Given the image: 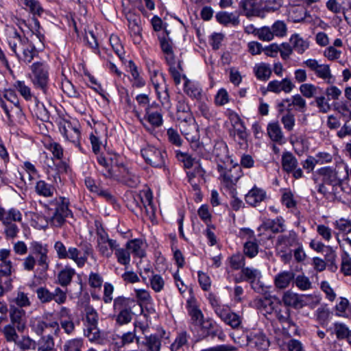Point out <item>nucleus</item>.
I'll return each mask as SVG.
<instances>
[{"label": "nucleus", "mask_w": 351, "mask_h": 351, "mask_svg": "<svg viewBox=\"0 0 351 351\" xmlns=\"http://www.w3.org/2000/svg\"><path fill=\"white\" fill-rule=\"evenodd\" d=\"M53 248L59 259H70L78 268L84 267L89 257L95 259L93 247L87 241H82L77 247L70 246L68 248L63 242L57 241Z\"/></svg>", "instance_id": "2"}, {"label": "nucleus", "mask_w": 351, "mask_h": 351, "mask_svg": "<svg viewBox=\"0 0 351 351\" xmlns=\"http://www.w3.org/2000/svg\"><path fill=\"white\" fill-rule=\"evenodd\" d=\"M304 64L313 71L317 77L324 80L328 84H333L335 77L331 73L328 64H319L315 59H308Z\"/></svg>", "instance_id": "13"}, {"label": "nucleus", "mask_w": 351, "mask_h": 351, "mask_svg": "<svg viewBox=\"0 0 351 351\" xmlns=\"http://www.w3.org/2000/svg\"><path fill=\"white\" fill-rule=\"evenodd\" d=\"M248 343L259 350H265L269 346V341L265 335L261 332L251 334L247 338Z\"/></svg>", "instance_id": "42"}, {"label": "nucleus", "mask_w": 351, "mask_h": 351, "mask_svg": "<svg viewBox=\"0 0 351 351\" xmlns=\"http://www.w3.org/2000/svg\"><path fill=\"white\" fill-rule=\"evenodd\" d=\"M118 182H120L130 187H136L140 182L138 176L132 173L130 171L125 175L121 176Z\"/></svg>", "instance_id": "61"}, {"label": "nucleus", "mask_w": 351, "mask_h": 351, "mask_svg": "<svg viewBox=\"0 0 351 351\" xmlns=\"http://www.w3.org/2000/svg\"><path fill=\"white\" fill-rule=\"evenodd\" d=\"M242 231L247 236V239L243 244V255L245 257L253 258L257 256L259 252L258 241L253 230L249 228H243Z\"/></svg>", "instance_id": "16"}, {"label": "nucleus", "mask_w": 351, "mask_h": 351, "mask_svg": "<svg viewBox=\"0 0 351 351\" xmlns=\"http://www.w3.org/2000/svg\"><path fill=\"white\" fill-rule=\"evenodd\" d=\"M217 22L225 26H237L239 23V16L236 12H228L226 11L219 12L216 14Z\"/></svg>", "instance_id": "23"}, {"label": "nucleus", "mask_w": 351, "mask_h": 351, "mask_svg": "<svg viewBox=\"0 0 351 351\" xmlns=\"http://www.w3.org/2000/svg\"><path fill=\"white\" fill-rule=\"evenodd\" d=\"M54 345V339L51 334L43 335L38 341L37 351H56Z\"/></svg>", "instance_id": "45"}, {"label": "nucleus", "mask_w": 351, "mask_h": 351, "mask_svg": "<svg viewBox=\"0 0 351 351\" xmlns=\"http://www.w3.org/2000/svg\"><path fill=\"white\" fill-rule=\"evenodd\" d=\"M149 282L152 289L156 293L160 292L164 289L165 280L159 274H152Z\"/></svg>", "instance_id": "62"}, {"label": "nucleus", "mask_w": 351, "mask_h": 351, "mask_svg": "<svg viewBox=\"0 0 351 351\" xmlns=\"http://www.w3.org/2000/svg\"><path fill=\"white\" fill-rule=\"evenodd\" d=\"M274 285L277 290L276 295L285 301V271H281L275 276Z\"/></svg>", "instance_id": "47"}, {"label": "nucleus", "mask_w": 351, "mask_h": 351, "mask_svg": "<svg viewBox=\"0 0 351 351\" xmlns=\"http://www.w3.org/2000/svg\"><path fill=\"white\" fill-rule=\"evenodd\" d=\"M317 173L322 177L324 183L331 185L333 189L342 184V180L339 178L338 172L332 167H322L317 169Z\"/></svg>", "instance_id": "18"}, {"label": "nucleus", "mask_w": 351, "mask_h": 351, "mask_svg": "<svg viewBox=\"0 0 351 351\" xmlns=\"http://www.w3.org/2000/svg\"><path fill=\"white\" fill-rule=\"evenodd\" d=\"M21 23L27 26L29 29V30L37 36L38 40L40 42H43V40L45 38V36L40 30L41 27L40 23L35 16L32 17L31 22H29L28 24H27L24 20L21 21Z\"/></svg>", "instance_id": "52"}, {"label": "nucleus", "mask_w": 351, "mask_h": 351, "mask_svg": "<svg viewBox=\"0 0 351 351\" xmlns=\"http://www.w3.org/2000/svg\"><path fill=\"white\" fill-rule=\"evenodd\" d=\"M334 226L343 235L347 236L351 232V221L349 219L340 218L335 221Z\"/></svg>", "instance_id": "58"}, {"label": "nucleus", "mask_w": 351, "mask_h": 351, "mask_svg": "<svg viewBox=\"0 0 351 351\" xmlns=\"http://www.w3.org/2000/svg\"><path fill=\"white\" fill-rule=\"evenodd\" d=\"M239 6L247 16H260L261 11L253 0H241Z\"/></svg>", "instance_id": "46"}, {"label": "nucleus", "mask_w": 351, "mask_h": 351, "mask_svg": "<svg viewBox=\"0 0 351 351\" xmlns=\"http://www.w3.org/2000/svg\"><path fill=\"white\" fill-rule=\"evenodd\" d=\"M114 251L117 262L119 264L124 265L125 269H127L131 261L130 252H129L128 249L126 247L123 248L119 247V246L116 247Z\"/></svg>", "instance_id": "44"}, {"label": "nucleus", "mask_w": 351, "mask_h": 351, "mask_svg": "<svg viewBox=\"0 0 351 351\" xmlns=\"http://www.w3.org/2000/svg\"><path fill=\"white\" fill-rule=\"evenodd\" d=\"M141 154L147 164L156 168L165 167L167 153L154 146L148 145L141 149Z\"/></svg>", "instance_id": "9"}, {"label": "nucleus", "mask_w": 351, "mask_h": 351, "mask_svg": "<svg viewBox=\"0 0 351 351\" xmlns=\"http://www.w3.org/2000/svg\"><path fill=\"white\" fill-rule=\"evenodd\" d=\"M260 292H262L263 297L258 298L254 300V306L263 315L274 313L281 324L285 322V317L282 314V308L285 307V301L276 294L265 290L260 287Z\"/></svg>", "instance_id": "4"}, {"label": "nucleus", "mask_w": 351, "mask_h": 351, "mask_svg": "<svg viewBox=\"0 0 351 351\" xmlns=\"http://www.w3.org/2000/svg\"><path fill=\"white\" fill-rule=\"evenodd\" d=\"M25 312L19 308H13L10 313V319L14 326L19 331H23L25 328Z\"/></svg>", "instance_id": "34"}, {"label": "nucleus", "mask_w": 351, "mask_h": 351, "mask_svg": "<svg viewBox=\"0 0 351 351\" xmlns=\"http://www.w3.org/2000/svg\"><path fill=\"white\" fill-rule=\"evenodd\" d=\"M319 90H321L319 86L308 83L303 84L300 87L301 93L306 98L315 97L318 93Z\"/></svg>", "instance_id": "59"}, {"label": "nucleus", "mask_w": 351, "mask_h": 351, "mask_svg": "<svg viewBox=\"0 0 351 351\" xmlns=\"http://www.w3.org/2000/svg\"><path fill=\"white\" fill-rule=\"evenodd\" d=\"M213 153L217 162V170L228 169L232 165V160L229 156L228 145L224 141L215 142Z\"/></svg>", "instance_id": "12"}, {"label": "nucleus", "mask_w": 351, "mask_h": 351, "mask_svg": "<svg viewBox=\"0 0 351 351\" xmlns=\"http://www.w3.org/2000/svg\"><path fill=\"white\" fill-rule=\"evenodd\" d=\"M266 197V193L256 186L253 187L245 197L247 204L252 206H256Z\"/></svg>", "instance_id": "29"}, {"label": "nucleus", "mask_w": 351, "mask_h": 351, "mask_svg": "<svg viewBox=\"0 0 351 351\" xmlns=\"http://www.w3.org/2000/svg\"><path fill=\"white\" fill-rule=\"evenodd\" d=\"M291 47L287 46V57L292 53L293 49L298 53H303L309 47L308 42L304 40L299 34H295L289 39Z\"/></svg>", "instance_id": "22"}, {"label": "nucleus", "mask_w": 351, "mask_h": 351, "mask_svg": "<svg viewBox=\"0 0 351 351\" xmlns=\"http://www.w3.org/2000/svg\"><path fill=\"white\" fill-rule=\"evenodd\" d=\"M308 298V295L287 292V305L293 306L296 309L301 308L307 304L306 299Z\"/></svg>", "instance_id": "35"}, {"label": "nucleus", "mask_w": 351, "mask_h": 351, "mask_svg": "<svg viewBox=\"0 0 351 351\" xmlns=\"http://www.w3.org/2000/svg\"><path fill=\"white\" fill-rule=\"evenodd\" d=\"M36 293L42 304L49 303L54 301L58 305L64 304L67 299L66 292L60 287H56L53 291H50L45 287H38Z\"/></svg>", "instance_id": "7"}, {"label": "nucleus", "mask_w": 351, "mask_h": 351, "mask_svg": "<svg viewBox=\"0 0 351 351\" xmlns=\"http://www.w3.org/2000/svg\"><path fill=\"white\" fill-rule=\"evenodd\" d=\"M116 247H119V243L116 240L110 239L107 232L104 230L97 231L96 247L101 256L110 258Z\"/></svg>", "instance_id": "8"}, {"label": "nucleus", "mask_w": 351, "mask_h": 351, "mask_svg": "<svg viewBox=\"0 0 351 351\" xmlns=\"http://www.w3.org/2000/svg\"><path fill=\"white\" fill-rule=\"evenodd\" d=\"M228 262L233 270H241L245 265V257L242 254H235L228 258Z\"/></svg>", "instance_id": "55"}, {"label": "nucleus", "mask_w": 351, "mask_h": 351, "mask_svg": "<svg viewBox=\"0 0 351 351\" xmlns=\"http://www.w3.org/2000/svg\"><path fill=\"white\" fill-rule=\"evenodd\" d=\"M59 130L65 139L72 143L75 147L83 152L80 145V132L76 125H73L71 121L65 119H61L58 122Z\"/></svg>", "instance_id": "11"}, {"label": "nucleus", "mask_w": 351, "mask_h": 351, "mask_svg": "<svg viewBox=\"0 0 351 351\" xmlns=\"http://www.w3.org/2000/svg\"><path fill=\"white\" fill-rule=\"evenodd\" d=\"M22 221V214L19 210L12 208L8 210L0 206V221L2 223L21 222Z\"/></svg>", "instance_id": "25"}, {"label": "nucleus", "mask_w": 351, "mask_h": 351, "mask_svg": "<svg viewBox=\"0 0 351 351\" xmlns=\"http://www.w3.org/2000/svg\"><path fill=\"white\" fill-rule=\"evenodd\" d=\"M134 341L139 346V343L141 341L140 337L136 335L135 332V329L132 331H128L126 332H123L122 335H121V341L118 343V346H121V348H125L126 346H129Z\"/></svg>", "instance_id": "49"}, {"label": "nucleus", "mask_w": 351, "mask_h": 351, "mask_svg": "<svg viewBox=\"0 0 351 351\" xmlns=\"http://www.w3.org/2000/svg\"><path fill=\"white\" fill-rule=\"evenodd\" d=\"M69 206V199L63 196H57L43 204L51 226L61 228L65 223L66 218L73 217Z\"/></svg>", "instance_id": "3"}, {"label": "nucleus", "mask_w": 351, "mask_h": 351, "mask_svg": "<svg viewBox=\"0 0 351 351\" xmlns=\"http://www.w3.org/2000/svg\"><path fill=\"white\" fill-rule=\"evenodd\" d=\"M49 160L51 162V164H53L56 166V173L54 176H53V181L56 184H58V182H62V178L60 175L64 173H69V172L71 171L69 165L66 162L62 161L61 160H60V161L56 164L54 163L52 158H50Z\"/></svg>", "instance_id": "48"}, {"label": "nucleus", "mask_w": 351, "mask_h": 351, "mask_svg": "<svg viewBox=\"0 0 351 351\" xmlns=\"http://www.w3.org/2000/svg\"><path fill=\"white\" fill-rule=\"evenodd\" d=\"M254 70L256 77L263 81L267 80L271 73L269 66L265 63L256 65Z\"/></svg>", "instance_id": "54"}, {"label": "nucleus", "mask_w": 351, "mask_h": 351, "mask_svg": "<svg viewBox=\"0 0 351 351\" xmlns=\"http://www.w3.org/2000/svg\"><path fill=\"white\" fill-rule=\"evenodd\" d=\"M154 89L162 106L165 108H169L171 104L167 85L165 84H156L154 86Z\"/></svg>", "instance_id": "32"}, {"label": "nucleus", "mask_w": 351, "mask_h": 351, "mask_svg": "<svg viewBox=\"0 0 351 351\" xmlns=\"http://www.w3.org/2000/svg\"><path fill=\"white\" fill-rule=\"evenodd\" d=\"M139 346L145 350L160 351L161 340L156 334L145 335L143 340L140 341Z\"/></svg>", "instance_id": "24"}, {"label": "nucleus", "mask_w": 351, "mask_h": 351, "mask_svg": "<svg viewBox=\"0 0 351 351\" xmlns=\"http://www.w3.org/2000/svg\"><path fill=\"white\" fill-rule=\"evenodd\" d=\"M235 118L236 120L234 121L233 125L234 128V132L238 138L241 141V142H239V144L243 145V144H246L247 133L246 132V128L243 125V122L239 118V117L236 114Z\"/></svg>", "instance_id": "43"}, {"label": "nucleus", "mask_w": 351, "mask_h": 351, "mask_svg": "<svg viewBox=\"0 0 351 351\" xmlns=\"http://www.w3.org/2000/svg\"><path fill=\"white\" fill-rule=\"evenodd\" d=\"M227 325L230 326L232 328H238L241 324V317L238 314L230 311L227 317L223 320Z\"/></svg>", "instance_id": "64"}, {"label": "nucleus", "mask_w": 351, "mask_h": 351, "mask_svg": "<svg viewBox=\"0 0 351 351\" xmlns=\"http://www.w3.org/2000/svg\"><path fill=\"white\" fill-rule=\"evenodd\" d=\"M84 326V335L91 343H100L101 342V334L98 327L99 314L91 306L84 308V315L82 318Z\"/></svg>", "instance_id": "6"}, {"label": "nucleus", "mask_w": 351, "mask_h": 351, "mask_svg": "<svg viewBox=\"0 0 351 351\" xmlns=\"http://www.w3.org/2000/svg\"><path fill=\"white\" fill-rule=\"evenodd\" d=\"M332 334H335L339 340L346 339L351 330L348 327L343 323L335 322L333 324L332 328H330Z\"/></svg>", "instance_id": "50"}, {"label": "nucleus", "mask_w": 351, "mask_h": 351, "mask_svg": "<svg viewBox=\"0 0 351 351\" xmlns=\"http://www.w3.org/2000/svg\"><path fill=\"white\" fill-rule=\"evenodd\" d=\"M290 280H293V284L302 291H306L312 288L311 282L303 273L296 275L292 269L289 272L287 271V284Z\"/></svg>", "instance_id": "21"}, {"label": "nucleus", "mask_w": 351, "mask_h": 351, "mask_svg": "<svg viewBox=\"0 0 351 351\" xmlns=\"http://www.w3.org/2000/svg\"><path fill=\"white\" fill-rule=\"evenodd\" d=\"M25 9L31 13L33 16H40L44 12V9L40 3L37 0H22Z\"/></svg>", "instance_id": "51"}, {"label": "nucleus", "mask_w": 351, "mask_h": 351, "mask_svg": "<svg viewBox=\"0 0 351 351\" xmlns=\"http://www.w3.org/2000/svg\"><path fill=\"white\" fill-rule=\"evenodd\" d=\"M50 259L48 254L34 256L28 255L23 263V266L26 271H33L35 266H37L36 272L39 275L46 274L49 267Z\"/></svg>", "instance_id": "10"}, {"label": "nucleus", "mask_w": 351, "mask_h": 351, "mask_svg": "<svg viewBox=\"0 0 351 351\" xmlns=\"http://www.w3.org/2000/svg\"><path fill=\"white\" fill-rule=\"evenodd\" d=\"M114 155L117 154H108L107 156H104L102 155L97 156V162L101 167L100 172L106 177H110L112 176V171H110L111 159H114Z\"/></svg>", "instance_id": "39"}, {"label": "nucleus", "mask_w": 351, "mask_h": 351, "mask_svg": "<svg viewBox=\"0 0 351 351\" xmlns=\"http://www.w3.org/2000/svg\"><path fill=\"white\" fill-rule=\"evenodd\" d=\"M186 308L190 317L189 329L197 339L208 337L223 339L224 334L221 328L212 319L204 317L194 295H191L186 300Z\"/></svg>", "instance_id": "1"}, {"label": "nucleus", "mask_w": 351, "mask_h": 351, "mask_svg": "<svg viewBox=\"0 0 351 351\" xmlns=\"http://www.w3.org/2000/svg\"><path fill=\"white\" fill-rule=\"evenodd\" d=\"M49 67L43 62H36L31 66L32 73L29 75L30 81L34 88L41 92L46 100L51 98V90L49 84Z\"/></svg>", "instance_id": "5"}, {"label": "nucleus", "mask_w": 351, "mask_h": 351, "mask_svg": "<svg viewBox=\"0 0 351 351\" xmlns=\"http://www.w3.org/2000/svg\"><path fill=\"white\" fill-rule=\"evenodd\" d=\"M54 191V186L45 180H39L36 183L35 192L39 196L51 197L53 196Z\"/></svg>", "instance_id": "41"}, {"label": "nucleus", "mask_w": 351, "mask_h": 351, "mask_svg": "<svg viewBox=\"0 0 351 351\" xmlns=\"http://www.w3.org/2000/svg\"><path fill=\"white\" fill-rule=\"evenodd\" d=\"M125 247L128 249L130 254L138 258H143L146 254L143 248V242L140 239L129 240L126 243Z\"/></svg>", "instance_id": "33"}, {"label": "nucleus", "mask_w": 351, "mask_h": 351, "mask_svg": "<svg viewBox=\"0 0 351 351\" xmlns=\"http://www.w3.org/2000/svg\"><path fill=\"white\" fill-rule=\"evenodd\" d=\"M36 54L37 51L34 45L32 42L29 41L26 44L25 47H24L16 56L20 61H23L25 63H30Z\"/></svg>", "instance_id": "31"}, {"label": "nucleus", "mask_w": 351, "mask_h": 351, "mask_svg": "<svg viewBox=\"0 0 351 351\" xmlns=\"http://www.w3.org/2000/svg\"><path fill=\"white\" fill-rule=\"evenodd\" d=\"M76 274L74 268L69 265H66L58 274V283L62 286L66 287L72 281L73 276Z\"/></svg>", "instance_id": "30"}, {"label": "nucleus", "mask_w": 351, "mask_h": 351, "mask_svg": "<svg viewBox=\"0 0 351 351\" xmlns=\"http://www.w3.org/2000/svg\"><path fill=\"white\" fill-rule=\"evenodd\" d=\"M145 113L143 117H141L138 111H135L136 117L139 119L144 127H146L145 122H147L153 128H159L163 124V115L161 110H151L149 108L145 109Z\"/></svg>", "instance_id": "15"}, {"label": "nucleus", "mask_w": 351, "mask_h": 351, "mask_svg": "<svg viewBox=\"0 0 351 351\" xmlns=\"http://www.w3.org/2000/svg\"><path fill=\"white\" fill-rule=\"evenodd\" d=\"M184 80V91L191 98L199 100L202 96V89L197 83L191 81L186 75H183Z\"/></svg>", "instance_id": "26"}, {"label": "nucleus", "mask_w": 351, "mask_h": 351, "mask_svg": "<svg viewBox=\"0 0 351 351\" xmlns=\"http://www.w3.org/2000/svg\"><path fill=\"white\" fill-rule=\"evenodd\" d=\"M113 157L114 158L111 159V166L110 169V171H112V176L106 178L119 181L121 176V174H119V171L122 158L119 155H114Z\"/></svg>", "instance_id": "57"}, {"label": "nucleus", "mask_w": 351, "mask_h": 351, "mask_svg": "<svg viewBox=\"0 0 351 351\" xmlns=\"http://www.w3.org/2000/svg\"><path fill=\"white\" fill-rule=\"evenodd\" d=\"M132 309L118 312L116 315V323L119 326L129 324L132 319Z\"/></svg>", "instance_id": "63"}, {"label": "nucleus", "mask_w": 351, "mask_h": 351, "mask_svg": "<svg viewBox=\"0 0 351 351\" xmlns=\"http://www.w3.org/2000/svg\"><path fill=\"white\" fill-rule=\"evenodd\" d=\"M220 173V178L227 187H232L235 185L241 177V167L239 165H230L228 169L217 170Z\"/></svg>", "instance_id": "19"}, {"label": "nucleus", "mask_w": 351, "mask_h": 351, "mask_svg": "<svg viewBox=\"0 0 351 351\" xmlns=\"http://www.w3.org/2000/svg\"><path fill=\"white\" fill-rule=\"evenodd\" d=\"M134 306V301L123 296L117 297L114 300L113 309L115 313L132 309Z\"/></svg>", "instance_id": "36"}, {"label": "nucleus", "mask_w": 351, "mask_h": 351, "mask_svg": "<svg viewBox=\"0 0 351 351\" xmlns=\"http://www.w3.org/2000/svg\"><path fill=\"white\" fill-rule=\"evenodd\" d=\"M31 327L32 330L38 335H43L47 328H51L52 333L55 336H58L60 333V326L57 321H48L47 317L46 320L41 319H36L31 322Z\"/></svg>", "instance_id": "17"}, {"label": "nucleus", "mask_w": 351, "mask_h": 351, "mask_svg": "<svg viewBox=\"0 0 351 351\" xmlns=\"http://www.w3.org/2000/svg\"><path fill=\"white\" fill-rule=\"evenodd\" d=\"M267 134L272 141L282 145L283 133L278 122L269 123L267 125Z\"/></svg>", "instance_id": "40"}, {"label": "nucleus", "mask_w": 351, "mask_h": 351, "mask_svg": "<svg viewBox=\"0 0 351 351\" xmlns=\"http://www.w3.org/2000/svg\"><path fill=\"white\" fill-rule=\"evenodd\" d=\"M8 43L15 56L18 55L21 50L25 47L29 41L25 36L21 35L13 27H9L6 29Z\"/></svg>", "instance_id": "14"}, {"label": "nucleus", "mask_w": 351, "mask_h": 351, "mask_svg": "<svg viewBox=\"0 0 351 351\" xmlns=\"http://www.w3.org/2000/svg\"><path fill=\"white\" fill-rule=\"evenodd\" d=\"M84 341L82 338H74L67 340L64 346V351H82Z\"/></svg>", "instance_id": "56"}, {"label": "nucleus", "mask_w": 351, "mask_h": 351, "mask_svg": "<svg viewBox=\"0 0 351 351\" xmlns=\"http://www.w3.org/2000/svg\"><path fill=\"white\" fill-rule=\"evenodd\" d=\"M14 88L21 95V96L27 101H34L38 106L37 96L32 93L31 88L27 86L24 81L17 80L14 82Z\"/></svg>", "instance_id": "28"}, {"label": "nucleus", "mask_w": 351, "mask_h": 351, "mask_svg": "<svg viewBox=\"0 0 351 351\" xmlns=\"http://www.w3.org/2000/svg\"><path fill=\"white\" fill-rule=\"evenodd\" d=\"M241 273L243 275L245 282H248L251 284L252 287L257 292H260V288H255L253 287V283L256 280L261 278V272L260 270L250 267H244L241 270Z\"/></svg>", "instance_id": "38"}, {"label": "nucleus", "mask_w": 351, "mask_h": 351, "mask_svg": "<svg viewBox=\"0 0 351 351\" xmlns=\"http://www.w3.org/2000/svg\"><path fill=\"white\" fill-rule=\"evenodd\" d=\"M31 253L29 255L34 256L48 254L49 250L47 245H43L38 241H32L30 244Z\"/></svg>", "instance_id": "60"}, {"label": "nucleus", "mask_w": 351, "mask_h": 351, "mask_svg": "<svg viewBox=\"0 0 351 351\" xmlns=\"http://www.w3.org/2000/svg\"><path fill=\"white\" fill-rule=\"evenodd\" d=\"M165 62L169 66V72L173 78L175 84H180L181 83V79L183 78V75H185L183 73V61L181 60H176V56H174L169 60V59L166 60Z\"/></svg>", "instance_id": "20"}, {"label": "nucleus", "mask_w": 351, "mask_h": 351, "mask_svg": "<svg viewBox=\"0 0 351 351\" xmlns=\"http://www.w3.org/2000/svg\"><path fill=\"white\" fill-rule=\"evenodd\" d=\"M285 220L283 217H279L275 219H267L263 222L262 226L259 228L265 230H270L273 232H281L284 231L285 228Z\"/></svg>", "instance_id": "37"}, {"label": "nucleus", "mask_w": 351, "mask_h": 351, "mask_svg": "<svg viewBox=\"0 0 351 351\" xmlns=\"http://www.w3.org/2000/svg\"><path fill=\"white\" fill-rule=\"evenodd\" d=\"M333 108L346 123L351 120V102L349 101H334Z\"/></svg>", "instance_id": "27"}, {"label": "nucleus", "mask_w": 351, "mask_h": 351, "mask_svg": "<svg viewBox=\"0 0 351 351\" xmlns=\"http://www.w3.org/2000/svg\"><path fill=\"white\" fill-rule=\"evenodd\" d=\"M160 46L165 56V60H171L175 56L173 51L171 42L167 39L165 36H159Z\"/></svg>", "instance_id": "53"}]
</instances>
